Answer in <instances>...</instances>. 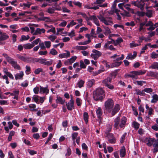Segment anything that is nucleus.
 Here are the masks:
<instances>
[{"mask_svg":"<svg viewBox=\"0 0 158 158\" xmlns=\"http://www.w3.org/2000/svg\"><path fill=\"white\" fill-rule=\"evenodd\" d=\"M74 100L73 99V97L71 96V99L68 102H66V106L68 110H72L74 108Z\"/></svg>","mask_w":158,"mask_h":158,"instance_id":"obj_8","label":"nucleus"},{"mask_svg":"<svg viewBox=\"0 0 158 158\" xmlns=\"http://www.w3.org/2000/svg\"><path fill=\"white\" fill-rule=\"evenodd\" d=\"M151 57L152 59H155L158 57V54L154 52H153L151 55Z\"/></svg>","mask_w":158,"mask_h":158,"instance_id":"obj_53","label":"nucleus"},{"mask_svg":"<svg viewBox=\"0 0 158 158\" xmlns=\"http://www.w3.org/2000/svg\"><path fill=\"white\" fill-rule=\"evenodd\" d=\"M39 62L40 64L49 66L52 64V60H51L49 61H47V60L46 59L40 58Z\"/></svg>","mask_w":158,"mask_h":158,"instance_id":"obj_10","label":"nucleus"},{"mask_svg":"<svg viewBox=\"0 0 158 158\" xmlns=\"http://www.w3.org/2000/svg\"><path fill=\"white\" fill-rule=\"evenodd\" d=\"M24 73L23 71H20L19 73H17L15 75V78L16 80L22 79L24 76Z\"/></svg>","mask_w":158,"mask_h":158,"instance_id":"obj_20","label":"nucleus"},{"mask_svg":"<svg viewBox=\"0 0 158 158\" xmlns=\"http://www.w3.org/2000/svg\"><path fill=\"white\" fill-rule=\"evenodd\" d=\"M132 126L135 130H137L139 128L140 124L134 121L132 123Z\"/></svg>","mask_w":158,"mask_h":158,"instance_id":"obj_43","label":"nucleus"},{"mask_svg":"<svg viewBox=\"0 0 158 158\" xmlns=\"http://www.w3.org/2000/svg\"><path fill=\"white\" fill-rule=\"evenodd\" d=\"M107 4L106 3H105L103 4L99 5L98 6L97 5L93 6V4H92L91 6L89 7V9H91L94 10H96L99 9V6L103 7H107Z\"/></svg>","mask_w":158,"mask_h":158,"instance_id":"obj_16","label":"nucleus"},{"mask_svg":"<svg viewBox=\"0 0 158 158\" xmlns=\"http://www.w3.org/2000/svg\"><path fill=\"white\" fill-rule=\"evenodd\" d=\"M51 29H49L47 31V33H49L50 32H52L53 34L56 33V29L55 28L53 27V26L52 27H51V28H50Z\"/></svg>","mask_w":158,"mask_h":158,"instance_id":"obj_56","label":"nucleus"},{"mask_svg":"<svg viewBox=\"0 0 158 158\" xmlns=\"http://www.w3.org/2000/svg\"><path fill=\"white\" fill-rule=\"evenodd\" d=\"M77 58V57L76 56H73L69 59L70 62V64H71L72 63H73Z\"/></svg>","mask_w":158,"mask_h":158,"instance_id":"obj_51","label":"nucleus"},{"mask_svg":"<svg viewBox=\"0 0 158 158\" xmlns=\"http://www.w3.org/2000/svg\"><path fill=\"white\" fill-rule=\"evenodd\" d=\"M109 138V142L112 143H114L115 142V139L112 134H109L108 135Z\"/></svg>","mask_w":158,"mask_h":158,"instance_id":"obj_26","label":"nucleus"},{"mask_svg":"<svg viewBox=\"0 0 158 158\" xmlns=\"http://www.w3.org/2000/svg\"><path fill=\"white\" fill-rule=\"evenodd\" d=\"M83 119L85 123L87 124L88 122L89 115L86 112H84L83 113Z\"/></svg>","mask_w":158,"mask_h":158,"instance_id":"obj_37","label":"nucleus"},{"mask_svg":"<svg viewBox=\"0 0 158 158\" xmlns=\"http://www.w3.org/2000/svg\"><path fill=\"white\" fill-rule=\"evenodd\" d=\"M105 109L106 112L111 113L112 116H114L120 109L119 104H116L114 105L113 100L108 98L104 103Z\"/></svg>","mask_w":158,"mask_h":158,"instance_id":"obj_1","label":"nucleus"},{"mask_svg":"<svg viewBox=\"0 0 158 158\" xmlns=\"http://www.w3.org/2000/svg\"><path fill=\"white\" fill-rule=\"evenodd\" d=\"M144 92H145L144 91V89L142 91L139 90L137 93V94L139 95L140 96H144L146 95V94Z\"/></svg>","mask_w":158,"mask_h":158,"instance_id":"obj_59","label":"nucleus"},{"mask_svg":"<svg viewBox=\"0 0 158 158\" xmlns=\"http://www.w3.org/2000/svg\"><path fill=\"white\" fill-rule=\"evenodd\" d=\"M53 136V135L52 134L50 133L49 134V135L48 137V138L47 139V140L46 142H45V144H46L48 143V142L52 138Z\"/></svg>","mask_w":158,"mask_h":158,"instance_id":"obj_60","label":"nucleus"},{"mask_svg":"<svg viewBox=\"0 0 158 158\" xmlns=\"http://www.w3.org/2000/svg\"><path fill=\"white\" fill-rule=\"evenodd\" d=\"M119 55L115 54L110 57L111 58L114 59L113 62L111 65V67H117L120 65L122 63V62L119 61L123 60L124 58V56L123 54L121 55L120 57H118Z\"/></svg>","mask_w":158,"mask_h":158,"instance_id":"obj_4","label":"nucleus"},{"mask_svg":"<svg viewBox=\"0 0 158 158\" xmlns=\"http://www.w3.org/2000/svg\"><path fill=\"white\" fill-rule=\"evenodd\" d=\"M26 70L25 71V72L26 74H29L30 73V71H31V68L30 66L27 65L26 66Z\"/></svg>","mask_w":158,"mask_h":158,"instance_id":"obj_63","label":"nucleus"},{"mask_svg":"<svg viewBox=\"0 0 158 158\" xmlns=\"http://www.w3.org/2000/svg\"><path fill=\"white\" fill-rule=\"evenodd\" d=\"M96 113L98 118H101L103 114V112L101 107H98L96 110Z\"/></svg>","mask_w":158,"mask_h":158,"instance_id":"obj_23","label":"nucleus"},{"mask_svg":"<svg viewBox=\"0 0 158 158\" xmlns=\"http://www.w3.org/2000/svg\"><path fill=\"white\" fill-rule=\"evenodd\" d=\"M65 51L66 53L60 54L59 55V57L60 58H68L69 57L70 54V52L67 50H65Z\"/></svg>","mask_w":158,"mask_h":158,"instance_id":"obj_18","label":"nucleus"},{"mask_svg":"<svg viewBox=\"0 0 158 158\" xmlns=\"http://www.w3.org/2000/svg\"><path fill=\"white\" fill-rule=\"evenodd\" d=\"M16 57L21 60L28 63L29 56H24L21 54H18L16 55Z\"/></svg>","mask_w":158,"mask_h":158,"instance_id":"obj_14","label":"nucleus"},{"mask_svg":"<svg viewBox=\"0 0 158 158\" xmlns=\"http://www.w3.org/2000/svg\"><path fill=\"white\" fill-rule=\"evenodd\" d=\"M133 83L135 84L142 86L143 85V84H146V82L143 81H133Z\"/></svg>","mask_w":158,"mask_h":158,"instance_id":"obj_35","label":"nucleus"},{"mask_svg":"<svg viewBox=\"0 0 158 158\" xmlns=\"http://www.w3.org/2000/svg\"><path fill=\"white\" fill-rule=\"evenodd\" d=\"M144 91L148 93H150L153 91V89L151 88H145L144 89Z\"/></svg>","mask_w":158,"mask_h":158,"instance_id":"obj_48","label":"nucleus"},{"mask_svg":"<svg viewBox=\"0 0 158 158\" xmlns=\"http://www.w3.org/2000/svg\"><path fill=\"white\" fill-rule=\"evenodd\" d=\"M9 37V36L6 33H0V45L2 44V41L5 40L7 39Z\"/></svg>","mask_w":158,"mask_h":158,"instance_id":"obj_12","label":"nucleus"},{"mask_svg":"<svg viewBox=\"0 0 158 158\" xmlns=\"http://www.w3.org/2000/svg\"><path fill=\"white\" fill-rule=\"evenodd\" d=\"M56 102L57 103H60L62 104H64L65 102V100H63L60 97L57 96V98L56 100Z\"/></svg>","mask_w":158,"mask_h":158,"instance_id":"obj_34","label":"nucleus"},{"mask_svg":"<svg viewBox=\"0 0 158 158\" xmlns=\"http://www.w3.org/2000/svg\"><path fill=\"white\" fill-rule=\"evenodd\" d=\"M80 66L81 69H85L86 68V65L84 63V62H83V60H81L80 61Z\"/></svg>","mask_w":158,"mask_h":158,"instance_id":"obj_49","label":"nucleus"},{"mask_svg":"<svg viewBox=\"0 0 158 158\" xmlns=\"http://www.w3.org/2000/svg\"><path fill=\"white\" fill-rule=\"evenodd\" d=\"M140 45V44H136L134 42L131 43L130 44V47L131 48L136 47V46Z\"/></svg>","mask_w":158,"mask_h":158,"instance_id":"obj_58","label":"nucleus"},{"mask_svg":"<svg viewBox=\"0 0 158 158\" xmlns=\"http://www.w3.org/2000/svg\"><path fill=\"white\" fill-rule=\"evenodd\" d=\"M114 45L115 46L117 45L120 44L123 41V40L121 37H118L116 41H114V40L111 39Z\"/></svg>","mask_w":158,"mask_h":158,"instance_id":"obj_22","label":"nucleus"},{"mask_svg":"<svg viewBox=\"0 0 158 158\" xmlns=\"http://www.w3.org/2000/svg\"><path fill=\"white\" fill-rule=\"evenodd\" d=\"M92 52L93 53L91 54V56L95 60L97 59L102 55V53L100 52L95 49L93 50Z\"/></svg>","mask_w":158,"mask_h":158,"instance_id":"obj_9","label":"nucleus"},{"mask_svg":"<svg viewBox=\"0 0 158 158\" xmlns=\"http://www.w3.org/2000/svg\"><path fill=\"white\" fill-rule=\"evenodd\" d=\"M78 135V133L77 132H74L72 134V139L74 143H75V139L77 137Z\"/></svg>","mask_w":158,"mask_h":158,"instance_id":"obj_57","label":"nucleus"},{"mask_svg":"<svg viewBox=\"0 0 158 158\" xmlns=\"http://www.w3.org/2000/svg\"><path fill=\"white\" fill-rule=\"evenodd\" d=\"M85 82L82 80H80L79 81L77 84V87H78L79 88H81L83 86V85L84 84Z\"/></svg>","mask_w":158,"mask_h":158,"instance_id":"obj_42","label":"nucleus"},{"mask_svg":"<svg viewBox=\"0 0 158 158\" xmlns=\"http://www.w3.org/2000/svg\"><path fill=\"white\" fill-rule=\"evenodd\" d=\"M156 141V142L153 144V146L154 147V152L158 151V139H157Z\"/></svg>","mask_w":158,"mask_h":158,"instance_id":"obj_39","label":"nucleus"},{"mask_svg":"<svg viewBox=\"0 0 158 158\" xmlns=\"http://www.w3.org/2000/svg\"><path fill=\"white\" fill-rule=\"evenodd\" d=\"M45 46L46 48H49L51 46V43L50 41H45L44 42Z\"/></svg>","mask_w":158,"mask_h":158,"instance_id":"obj_45","label":"nucleus"},{"mask_svg":"<svg viewBox=\"0 0 158 158\" xmlns=\"http://www.w3.org/2000/svg\"><path fill=\"white\" fill-rule=\"evenodd\" d=\"M29 38L30 37L28 35H27V36H26L25 35H22L21 36V41L27 40L29 39Z\"/></svg>","mask_w":158,"mask_h":158,"instance_id":"obj_62","label":"nucleus"},{"mask_svg":"<svg viewBox=\"0 0 158 158\" xmlns=\"http://www.w3.org/2000/svg\"><path fill=\"white\" fill-rule=\"evenodd\" d=\"M105 11L101 10L99 12L98 17L101 22L106 25H111L113 24V19L110 17H104V15Z\"/></svg>","mask_w":158,"mask_h":158,"instance_id":"obj_2","label":"nucleus"},{"mask_svg":"<svg viewBox=\"0 0 158 158\" xmlns=\"http://www.w3.org/2000/svg\"><path fill=\"white\" fill-rule=\"evenodd\" d=\"M89 72L91 73H93V75L94 76H95L96 75H98V74L104 71V69H101L99 70L98 71V72H92L91 71V70H93V68L92 67H89Z\"/></svg>","mask_w":158,"mask_h":158,"instance_id":"obj_32","label":"nucleus"},{"mask_svg":"<svg viewBox=\"0 0 158 158\" xmlns=\"http://www.w3.org/2000/svg\"><path fill=\"white\" fill-rule=\"evenodd\" d=\"M120 154L121 157H124L126 154V150L125 147L123 146L120 150Z\"/></svg>","mask_w":158,"mask_h":158,"instance_id":"obj_33","label":"nucleus"},{"mask_svg":"<svg viewBox=\"0 0 158 158\" xmlns=\"http://www.w3.org/2000/svg\"><path fill=\"white\" fill-rule=\"evenodd\" d=\"M147 76L149 77H158V73L156 72L150 71L148 72L147 74Z\"/></svg>","mask_w":158,"mask_h":158,"instance_id":"obj_25","label":"nucleus"},{"mask_svg":"<svg viewBox=\"0 0 158 158\" xmlns=\"http://www.w3.org/2000/svg\"><path fill=\"white\" fill-rule=\"evenodd\" d=\"M85 37L88 38V40L87 41H85L84 42H79L78 44L79 45H86L88 44L89 43V34H86L85 35Z\"/></svg>","mask_w":158,"mask_h":158,"instance_id":"obj_40","label":"nucleus"},{"mask_svg":"<svg viewBox=\"0 0 158 158\" xmlns=\"http://www.w3.org/2000/svg\"><path fill=\"white\" fill-rule=\"evenodd\" d=\"M113 43L112 40L111 41H108L107 42L105 43V45L104 46V48L106 49L108 48V47L110 46V44Z\"/></svg>","mask_w":158,"mask_h":158,"instance_id":"obj_50","label":"nucleus"},{"mask_svg":"<svg viewBox=\"0 0 158 158\" xmlns=\"http://www.w3.org/2000/svg\"><path fill=\"white\" fill-rule=\"evenodd\" d=\"M120 118L118 117H117L114 119V127L116 129L118 128V125L120 124Z\"/></svg>","mask_w":158,"mask_h":158,"instance_id":"obj_29","label":"nucleus"},{"mask_svg":"<svg viewBox=\"0 0 158 158\" xmlns=\"http://www.w3.org/2000/svg\"><path fill=\"white\" fill-rule=\"evenodd\" d=\"M152 99L151 100L152 103H156L158 101V95L156 94H153L152 96Z\"/></svg>","mask_w":158,"mask_h":158,"instance_id":"obj_31","label":"nucleus"},{"mask_svg":"<svg viewBox=\"0 0 158 158\" xmlns=\"http://www.w3.org/2000/svg\"><path fill=\"white\" fill-rule=\"evenodd\" d=\"M45 32V30L44 28L40 29L37 28L36 29L34 33H33L34 35H37L38 34H40L42 33H44Z\"/></svg>","mask_w":158,"mask_h":158,"instance_id":"obj_21","label":"nucleus"},{"mask_svg":"<svg viewBox=\"0 0 158 158\" xmlns=\"http://www.w3.org/2000/svg\"><path fill=\"white\" fill-rule=\"evenodd\" d=\"M54 11L55 9H54V7H52V8H48L47 12L50 14H52L54 13Z\"/></svg>","mask_w":158,"mask_h":158,"instance_id":"obj_54","label":"nucleus"},{"mask_svg":"<svg viewBox=\"0 0 158 158\" xmlns=\"http://www.w3.org/2000/svg\"><path fill=\"white\" fill-rule=\"evenodd\" d=\"M118 6L120 9L123 10H124V8L128 11L131 10L129 7L130 5L128 4H125L124 3H120L118 4Z\"/></svg>","mask_w":158,"mask_h":158,"instance_id":"obj_13","label":"nucleus"},{"mask_svg":"<svg viewBox=\"0 0 158 158\" xmlns=\"http://www.w3.org/2000/svg\"><path fill=\"white\" fill-rule=\"evenodd\" d=\"M155 141H156V140L155 139L148 138H145L143 140L144 142L146 143L147 145L149 147L151 146Z\"/></svg>","mask_w":158,"mask_h":158,"instance_id":"obj_11","label":"nucleus"},{"mask_svg":"<svg viewBox=\"0 0 158 158\" xmlns=\"http://www.w3.org/2000/svg\"><path fill=\"white\" fill-rule=\"evenodd\" d=\"M112 78L108 77L103 81L102 83L105 86L107 87L110 89H114V87L110 84Z\"/></svg>","mask_w":158,"mask_h":158,"instance_id":"obj_7","label":"nucleus"},{"mask_svg":"<svg viewBox=\"0 0 158 158\" xmlns=\"http://www.w3.org/2000/svg\"><path fill=\"white\" fill-rule=\"evenodd\" d=\"M145 26L146 27L149 26V28H147V30H154V28L153 27V23L150 21H148L146 23Z\"/></svg>","mask_w":158,"mask_h":158,"instance_id":"obj_19","label":"nucleus"},{"mask_svg":"<svg viewBox=\"0 0 158 158\" xmlns=\"http://www.w3.org/2000/svg\"><path fill=\"white\" fill-rule=\"evenodd\" d=\"M34 46V45L33 44L28 43L24 44L23 45V47L26 49H30L33 48Z\"/></svg>","mask_w":158,"mask_h":158,"instance_id":"obj_36","label":"nucleus"},{"mask_svg":"<svg viewBox=\"0 0 158 158\" xmlns=\"http://www.w3.org/2000/svg\"><path fill=\"white\" fill-rule=\"evenodd\" d=\"M38 19L39 21H47L50 19V18L47 17H41L38 18Z\"/></svg>","mask_w":158,"mask_h":158,"instance_id":"obj_46","label":"nucleus"},{"mask_svg":"<svg viewBox=\"0 0 158 158\" xmlns=\"http://www.w3.org/2000/svg\"><path fill=\"white\" fill-rule=\"evenodd\" d=\"M89 20H93L94 23L98 26H99V23L98 19L94 15L89 16Z\"/></svg>","mask_w":158,"mask_h":158,"instance_id":"obj_24","label":"nucleus"},{"mask_svg":"<svg viewBox=\"0 0 158 158\" xmlns=\"http://www.w3.org/2000/svg\"><path fill=\"white\" fill-rule=\"evenodd\" d=\"M136 56L137 52L135 51H134L133 54L132 53H128L127 56L126 57V59L127 60H132L134 59Z\"/></svg>","mask_w":158,"mask_h":158,"instance_id":"obj_15","label":"nucleus"},{"mask_svg":"<svg viewBox=\"0 0 158 158\" xmlns=\"http://www.w3.org/2000/svg\"><path fill=\"white\" fill-rule=\"evenodd\" d=\"M150 69H155L158 70V63L157 62H154L150 66Z\"/></svg>","mask_w":158,"mask_h":158,"instance_id":"obj_41","label":"nucleus"},{"mask_svg":"<svg viewBox=\"0 0 158 158\" xmlns=\"http://www.w3.org/2000/svg\"><path fill=\"white\" fill-rule=\"evenodd\" d=\"M127 121V118L125 117H123L121 119V122L119 124V126L122 128L124 126Z\"/></svg>","mask_w":158,"mask_h":158,"instance_id":"obj_28","label":"nucleus"},{"mask_svg":"<svg viewBox=\"0 0 158 158\" xmlns=\"http://www.w3.org/2000/svg\"><path fill=\"white\" fill-rule=\"evenodd\" d=\"M40 58H34L29 57L28 63H34L35 62H39Z\"/></svg>","mask_w":158,"mask_h":158,"instance_id":"obj_27","label":"nucleus"},{"mask_svg":"<svg viewBox=\"0 0 158 158\" xmlns=\"http://www.w3.org/2000/svg\"><path fill=\"white\" fill-rule=\"evenodd\" d=\"M114 11L116 13V15L117 16V19L118 20H120L121 19V17L120 15L119 12L120 10L117 9H114Z\"/></svg>","mask_w":158,"mask_h":158,"instance_id":"obj_30","label":"nucleus"},{"mask_svg":"<svg viewBox=\"0 0 158 158\" xmlns=\"http://www.w3.org/2000/svg\"><path fill=\"white\" fill-rule=\"evenodd\" d=\"M146 70H139L138 71H134L131 72L130 74L126 75V76H127L133 79H137L138 78V76L144 74L146 72Z\"/></svg>","mask_w":158,"mask_h":158,"instance_id":"obj_5","label":"nucleus"},{"mask_svg":"<svg viewBox=\"0 0 158 158\" xmlns=\"http://www.w3.org/2000/svg\"><path fill=\"white\" fill-rule=\"evenodd\" d=\"M88 48V46H77L74 47L73 48L75 49L76 50H84Z\"/></svg>","mask_w":158,"mask_h":158,"instance_id":"obj_38","label":"nucleus"},{"mask_svg":"<svg viewBox=\"0 0 158 158\" xmlns=\"http://www.w3.org/2000/svg\"><path fill=\"white\" fill-rule=\"evenodd\" d=\"M49 90L47 87H43L41 86H40V93L41 94H48Z\"/></svg>","mask_w":158,"mask_h":158,"instance_id":"obj_17","label":"nucleus"},{"mask_svg":"<svg viewBox=\"0 0 158 158\" xmlns=\"http://www.w3.org/2000/svg\"><path fill=\"white\" fill-rule=\"evenodd\" d=\"M29 107L31 109L30 110L36 111L37 110L35 109L36 105L35 104H30L28 105Z\"/></svg>","mask_w":158,"mask_h":158,"instance_id":"obj_44","label":"nucleus"},{"mask_svg":"<svg viewBox=\"0 0 158 158\" xmlns=\"http://www.w3.org/2000/svg\"><path fill=\"white\" fill-rule=\"evenodd\" d=\"M28 85V81L27 80H25L21 84V86L23 87H26Z\"/></svg>","mask_w":158,"mask_h":158,"instance_id":"obj_55","label":"nucleus"},{"mask_svg":"<svg viewBox=\"0 0 158 158\" xmlns=\"http://www.w3.org/2000/svg\"><path fill=\"white\" fill-rule=\"evenodd\" d=\"M56 36L55 35H52L48 37V38L51 41L53 42L56 38Z\"/></svg>","mask_w":158,"mask_h":158,"instance_id":"obj_47","label":"nucleus"},{"mask_svg":"<svg viewBox=\"0 0 158 158\" xmlns=\"http://www.w3.org/2000/svg\"><path fill=\"white\" fill-rule=\"evenodd\" d=\"M105 96V91L102 88H98L93 92V98L95 101H102Z\"/></svg>","mask_w":158,"mask_h":158,"instance_id":"obj_3","label":"nucleus"},{"mask_svg":"<svg viewBox=\"0 0 158 158\" xmlns=\"http://www.w3.org/2000/svg\"><path fill=\"white\" fill-rule=\"evenodd\" d=\"M145 15L146 16L148 17H151L152 15V10H148L147 12L145 13Z\"/></svg>","mask_w":158,"mask_h":158,"instance_id":"obj_52","label":"nucleus"},{"mask_svg":"<svg viewBox=\"0 0 158 158\" xmlns=\"http://www.w3.org/2000/svg\"><path fill=\"white\" fill-rule=\"evenodd\" d=\"M2 55L5 58L7 62L9 64H10L15 69H17L19 70H20V67L19 65L17 63V61L14 60V59L9 56L6 53H3Z\"/></svg>","mask_w":158,"mask_h":158,"instance_id":"obj_6","label":"nucleus"},{"mask_svg":"<svg viewBox=\"0 0 158 158\" xmlns=\"http://www.w3.org/2000/svg\"><path fill=\"white\" fill-rule=\"evenodd\" d=\"M126 135L127 133H125L121 137L120 140V142L121 143H123L124 140L125 139Z\"/></svg>","mask_w":158,"mask_h":158,"instance_id":"obj_64","label":"nucleus"},{"mask_svg":"<svg viewBox=\"0 0 158 158\" xmlns=\"http://www.w3.org/2000/svg\"><path fill=\"white\" fill-rule=\"evenodd\" d=\"M50 53L53 55H55L57 53V52L56 51L54 48H52L51 50Z\"/></svg>","mask_w":158,"mask_h":158,"instance_id":"obj_61","label":"nucleus"}]
</instances>
